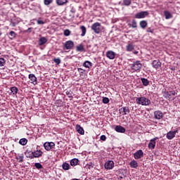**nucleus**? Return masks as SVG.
Masks as SVG:
<instances>
[{
    "instance_id": "nucleus-1",
    "label": "nucleus",
    "mask_w": 180,
    "mask_h": 180,
    "mask_svg": "<svg viewBox=\"0 0 180 180\" xmlns=\"http://www.w3.org/2000/svg\"><path fill=\"white\" fill-rule=\"evenodd\" d=\"M136 103L138 105H142V106H148V105H151V101L144 96L136 98Z\"/></svg>"
},
{
    "instance_id": "nucleus-2",
    "label": "nucleus",
    "mask_w": 180,
    "mask_h": 180,
    "mask_svg": "<svg viewBox=\"0 0 180 180\" xmlns=\"http://www.w3.org/2000/svg\"><path fill=\"white\" fill-rule=\"evenodd\" d=\"M175 95H176V92H175L174 90L169 91H165L163 92L164 98L168 99V101H174V99L176 98Z\"/></svg>"
},
{
    "instance_id": "nucleus-3",
    "label": "nucleus",
    "mask_w": 180,
    "mask_h": 180,
    "mask_svg": "<svg viewBox=\"0 0 180 180\" xmlns=\"http://www.w3.org/2000/svg\"><path fill=\"white\" fill-rule=\"evenodd\" d=\"M29 155H27V158H30V160H33V158H40L43 155V151L41 150H37L31 153L28 152Z\"/></svg>"
},
{
    "instance_id": "nucleus-4",
    "label": "nucleus",
    "mask_w": 180,
    "mask_h": 180,
    "mask_svg": "<svg viewBox=\"0 0 180 180\" xmlns=\"http://www.w3.org/2000/svg\"><path fill=\"white\" fill-rule=\"evenodd\" d=\"M101 25L99 22H94L91 25V30L96 33V34H99L101 32H102V30L101 29Z\"/></svg>"
},
{
    "instance_id": "nucleus-5",
    "label": "nucleus",
    "mask_w": 180,
    "mask_h": 180,
    "mask_svg": "<svg viewBox=\"0 0 180 180\" xmlns=\"http://www.w3.org/2000/svg\"><path fill=\"white\" fill-rule=\"evenodd\" d=\"M141 67H143V65H141V63H140L139 60H136L131 65V68L134 71H140Z\"/></svg>"
},
{
    "instance_id": "nucleus-6",
    "label": "nucleus",
    "mask_w": 180,
    "mask_h": 180,
    "mask_svg": "<svg viewBox=\"0 0 180 180\" xmlns=\"http://www.w3.org/2000/svg\"><path fill=\"white\" fill-rule=\"evenodd\" d=\"M148 11H141L135 15L136 19H144L146 16H148Z\"/></svg>"
},
{
    "instance_id": "nucleus-7",
    "label": "nucleus",
    "mask_w": 180,
    "mask_h": 180,
    "mask_svg": "<svg viewBox=\"0 0 180 180\" xmlns=\"http://www.w3.org/2000/svg\"><path fill=\"white\" fill-rule=\"evenodd\" d=\"M54 146H56V143L54 142H46L44 143V147L46 151H50L51 148H54Z\"/></svg>"
},
{
    "instance_id": "nucleus-8",
    "label": "nucleus",
    "mask_w": 180,
    "mask_h": 180,
    "mask_svg": "<svg viewBox=\"0 0 180 180\" xmlns=\"http://www.w3.org/2000/svg\"><path fill=\"white\" fill-rule=\"evenodd\" d=\"M120 113L122 116L129 115V113H130V109L129 108V107H122L120 109Z\"/></svg>"
},
{
    "instance_id": "nucleus-9",
    "label": "nucleus",
    "mask_w": 180,
    "mask_h": 180,
    "mask_svg": "<svg viewBox=\"0 0 180 180\" xmlns=\"http://www.w3.org/2000/svg\"><path fill=\"white\" fill-rule=\"evenodd\" d=\"M142 157H144V153H143L142 150H139L134 154L135 160H140Z\"/></svg>"
},
{
    "instance_id": "nucleus-10",
    "label": "nucleus",
    "mask_w": 180,
    "mask_h": 180,
    "mask_svg": "<svg viewBox=\"0 0 180 180\" xmlns=\"http://www.w3.org/2000/svg\"><path fill=\"white\" fill-rule=\"evenodd\" d=\"M64 47L65 50H71L74 47V41H67L64 44Z\"/></svg>"
},
{
    "instance_id": "nucleus-11",
    "label": "nucleus",
    "mask_w": 180,
    "mask_h": 180,
    "mask_svg": "<svg viewBox=\"0 0 180 180\" xmlns=\"http://www.w3.org/2000/svg\"><path fill=\"white\" fill-rule=\"evenodd\" d=\"M28 78L30 79L31 84H33V85H37V77H36L34 74H30Z\"/></svg>"
},
{
    "instance_id": "nucleus-12",
    "label": "nucleus",
    "mask_w": 180,
    "mask_h": 180,
    "mask_svg": "<svg viewBox=\"0 0 180 180\" xmlns=\"http://www.w3.org/2000/svg\"><path fill=\"white\" fill-rule=\"evenodd\" d=\"M154 117L155 119H157L158 120H161L164 117V114L162 112L158 110L154 112Z\"/></svg>"
},
{
    "instance_id": "nucleus-13",
    "label": "nucleus",
    "mask_w": 180,
    "mask_h": 180,
    "mask_svg": "<svg viewBox=\"0 0 180 180\" xmlns=\"http://www.w3.org/2000/svg\"><path fill=\"white\" fill-rule=\"evenodd\" d=\"M176 133H178V130L169 131L167 134V139L168 140H172V139H174V137H175V134H176Z\"/></svg>"
},
{
    "instance_id": "nucleus-14",
    "label": "nucleus",
    "mask_w": 180,
    "mask_h": 180,
    "mask_svg": "<svg viewBox=\"0 0 180 180\" xmlns=\"http://www.w3.org/2000/svg\"><path fill=\"white\" fill-rule=\"evenodd\" d=\"M104 167L105 169H112L115 167V162L112 160L108 161L105 163Z\"/></svg>"
},
{
    "instance_id": "nucleus-15",
    "label": "nucleus",
    "mask_w": 180,
    "mask_h": 180,
    "mask_svg": "<svg viewBox=\"0 0 180 180\" xmlns=\"http://www.w3.org/2000/svg\"><path fill=\"white\" fill-rule=\"evenodd\" d=\"M106 56L110 60H115V58L116 57V53L113 52V51H108L106 52Z\"/></svg>"
},
{
    "instance_id": "nucleus-16",
    "label": "nucleus",
    "mask_w": 180,
    "mask_h": 180,
    "mask_svg": "<svg viewBox=\"0 0 180 180\" xmlns=\"http://www.w3.org/2000/svg\"><path fill=\"white\" fill-rule=\"evenodd\" d=\"M115 130L117 133H124L126 131V128H124V127L120 126V125H117L115 127Z\"/></svg>"
},
{
    "instance_id": "nucleus-17",
    "label": "nucleus",
    "mask_w": 180,
    "mask_h": 180,
    "mask_svg": "<svg viewBox=\"0 0 180 180\" xmlns=\"http://www.w3.org/2000/svg\"><path fill=\"white\" fill-rule=\"evenodd\" d=\"M152 65L155 70L161 68V62L160 60H153Z\"/></svg>"
},
{
    "instance_id": "nucleus-18",
    "label": "nucleus",
    "mask_w": 180,
    "mask_h": 180,
    "mask_svg": "<svg viewBox=\"0 0 180 180\" xmlns=\"http://www.w3.org/2000/svg\"><path fill=\"white\" fill-rule=\"evenodd\" d=\"M155 140H157V138H154L150 141L148 148L151 150H154V148H155Z\"/></svg>"
},
{
    "instance_id": "nucleus-19",
    "label": "nucleus",
    "mask_w": 180,
    "mask_h": 180,
    "mask_svg": "<svg viewBox=\"0 0 180 180\" xmlns=\"http://www.w3.org/2000/svg\"><path fill=\"white\" fill-rule=\"evenodd\" d=\"M76 130H77V133H79V134L82 135V134H85V131L84 130V128H82V126L79 124L76 125Z\"/></svg>"
},
{
    "instance_id": "nucleus-20",
    "label": "nucleus",
    "mask_w": 180,
    "mask_h": 180,
    "mask_svg": "<svg viewBox=\"0 0 180 180\" xmlns=\"http://www.w3.org/2000/svg\"><path fill=\"white\" fill-rule=\"evenodd\" d=\"M79 162V160L77 158H73L70 160V165L71 167H76V165H78V163Z\"/></svg>"
},
{
    "instance_id": "nucleus-21",
    "label": "nucleus",
    "mask_w": 180,
    "mask_h": 180,
    "mask_svg": "<svg viewBox=\"0 0 180 180\" xmlns=\"http://www.w3.org/2000/svg\"><path fill=\"white\" fill-rule=\"evenodd\" d=\"M47 43V39L46 37H42L39 40V46H43V44H46Z\"/></svg>"
},
{
    "instance_id": "nucleus-22",
    "label": "nucleus",
    "mask_w": 180,
    "mask_h": 180,
    "mask_svg": "<svg viewBox=\"0 0 180 180\" xmlns=\"http://www.w3.org/2000/svg\"><path fill=\"white\" fill-rule=\"evenodd\" d=\"M62 168L64 169V171H68V169L71 168V166H70V164L67 162H63L62 165Z\"/></svg>"
},
{
    "instance_id": "nucleus-23",
    "label": "nucleus",
    "mask_w": 180,
    "mask_h": 180,
    "mask_svg": "<svg viewBox=\"0 0 180 180\" xmlns=\"http://www.w3.org/2000/svg\"><path fill=\"white\" fill-rule=\"evenodd\" d=\"M147 25H148V23L146 20H142L139 22V26L141 29H146V27H147Z\"/></svg>"
},
{
    "instance_id": "nucleus-24",
    "label": "nucleus",
    "mask_w": 180,
    "mask_h": 180,
    "mask_svg": "<svg viewBox=\"0 0 180 180\" xmlns=\"http://www.w3.org/2000/svg\"><path fill=\"white\" fill-rule=\"evenodd\" d=\"M129 165L131 168H137V167H139V164L137 163V161L134 160L130 162Z\"/></svg>"
},
{
    "instance_id": "nucleus-25",
    "label": "nucleus",
    "mask_w": 180,
    "mask_h": 180,
    "mask_svg": "<svg viewBox=\"0 0 180 180\" xmlns=\"http://www.w3.org/2000/svg\"><path fill=\"white\" fill-rule=\"evenodd\" d=\"M83 66L85 67V68H91L92 67V63H91V61L86 60L83 63Z\"/></svg>"
},
{
    "instance_id": "nucleus-26",
    "label": "nucleus",
    "mask_w": 180,
    "mask_h": 180,
    "mask_svg": "<svg viewBox=\"0 0 180 180\" xmlns=\"http://www.w3.org/2000/svg\"><path fill=\"white\" fill-rule=\"evenodd\" d=\"M141 82H142L143 86H148V85H149V84H150V81H148V79L141 78Z\"/></svg>"
},
{
    "instance_id": "nucleus-27",
    "label": "nucleus",
    "mask_w": 180,
    "mask_h": 180,
    "mask_svg": "<svg viewBox=\"0 0 180 180\" xmlns=\"http://www.w3.org/2000/svg\"><path fill=\"white\" fill-rule=\"evenodd\" d=\"M67 2H68V0H56V4L59 6L64 5V4H67Z\"/></svg>"
},
{
    "instance_id": "nucleus-28",
    "label": "nucleus",
    "mask_w": 180,
    "mask_h": 180,
    "mask_svg": "<svg viewBox=\"0 0 180 180\" xmlns=\"http://www.w3.org/2000/svg\"><path fill=\"white\" fill-rule=\"evenodd\" d=\"M164 14L165 16V19H171V18H172V14H171V13H169V11H165Z\"/></svg>"
},
{
    "instance_id": "nucleus-29",
    "label": "nucleus",
    "mask_w": 180,
    "mask_h": 180,
    "mask_svg": "<svg viewBox=\"0 0 180 180\" xmlns=\"http://www.w3.org/2000/svg\"><path fill=\"white\" fill-rule=\"evenodd\" d=\"M80 29L82 30V34H81V36L82 37H84V36H85V34H86V27H85V26H81L80 27Z\"/></svg>"
},
{
    "instance_id": "nucleus-30",
    "label": "nucleus",
    "mask_w": 180,
    "mask_h": 180,
    "mask_svg": "<svg viewBox=\"0 0 180 180\" xmlns=\"http://www.w3.org/2000/svg\"><path fill=\"white\" fill-rule=\"evenodd\" d=\"M77 51H80V53H82V51H85V48H84V46L82 44H80L76 47Z\"/></svg>"
},
{
    "instance_id": "nucleus-31",
    "label": "nucleus",
    "mask_w": 180,
    "mask_h": 180,
    "mask_svg": "<svg viewBox=\"0 0 180 180\" xmlns=\"http://www.w3.org/2000/svg\"><path fill=\"white\" fill-rule=\"evenodd\" d=\"M127 51H133L134 50V46H133L131 44H129L126 46Z\"/></svg>"
},
{
    "instance_id": "nucleus-32",
    "label": "nucleus",
    "mask_w": 180,
    "mask_h": 180,
    "mask_svg": "<svg viewBox=\"0 0 180 180\" xmlns=\"http://www.w3.org/2000/svg\"><path fill=\"white\" fill-rule=\"evenodd\" d=\"M25 157L23 156V154L18 155L16 156V160H18V162H23V158Z\"/></svg>"
},
{
    "instance_id": "nucleus-33",
    "label": "nucleus",
    "mask_w": 180,
    "mask_h": 180,
    "mask_svg": "<svg viewBox=\"0 0 180 180\" xmlns=\"http://www.w3.org/2000/svg\"><path fill=\"white\" fill-rule=\"evenodd\" d=\"M19 143H20V144H21V146H26V144H27V139H20Z\"/></svg>"
},
{
    "instance_id": "nucleus-34",
    "label": "nucleus",
    "mask_w": 180,
    "mask_h": 180,
    "mask_svg": "<svg viewBox=\"0 0 180 180\" xmlns=\"http://www.w3.org/2000/svg\"><path fill=\"white\" fill-rule=\"evenodd\" d=\"M123 4L125 6H130L131 5V0H123Z\"/></svg>"
},
{
    "instance_id": "nucleus-35",
    "label": "nucleus",
    "mask_w": 180,
    "mask_h": 180,
    "mask_svg": "<svg viewBox=\"0 0 180 180\" xmlns=\"http://www.w3.org/2000/svg\"><path fill=\"white\" fill-rule=\"evenodd\" d=\"M6 64V60L4 58H0V67H4Z\"/></svg>"
},
{
    "instance_id": "nucleus-36",
    "label": "nucleus",
    "mask_w": 180,
    "mask_h": 180,
    "mask_svg": "<svg viewBox=\"0 0 180 180\" xmlns=\"http://www.w3.org/2000/svg\"><path fill=\"white\" fill-rule=\"evenodd\" d=\"M11 92H12V94H13V95H15V94H18V89H17L16 86H13V87H11Z\"/></svg>"
},
{
    "instance_id": "nucleus-37",
    "label": "nucleus",
    "mask_w": 180,
    "mask_h": 180,
    "mask_svg": "<svg viewBox=\"0 0 180 180\" xmlns=\"http://www.w3.org/2000/svg\"><path fill=\"white\" fill-rule=\"evenodd\" d=\"M130 26H131L134 29H136V27H137V21H136V20H133Z\"/></svg>"
},
{
    "instance_id": "nucleus-38",
    "label": "nucleus",
    "mask_w": 180,
    "mask_h": 180,
    "mask_svg": "<svg viewBox=\"0 0 180 180\" xmlns=\"http://www.w3.org/2000/svg\"><path fill=\"white\" fill-rule=\"evenodd\" d=\"M34 167L37 168V169H41V168H43V165L39 162L34 163Z\"/></svg>"
},
{
    "instance_id": "nucleus-39",
    "label": "nucleus",
    "mask_w": 180,
    "mask_h": 180,
    "mask_svg": "<svg viewBox=\"0 0 180 180\" xmlns=\"http://www.w3.org/2000/svg\"><path fill=\"white\" fill-rule=\"evenodd\" d=\"M70 34H71V31H70V30H64V35L66 37L70 36Z\"/></svg>"
},
{
    "instance_id": "nucleus-40",
    "label": "nucleus",
    "mask_w": 180,
    "mask_h": 180,
    "mask_svg": "<svg viewBox=\"0 0 180 180\" xmlns=\"http://www.w3.org/2000/svg\"><path fill=\"white\" fill-rule=\"evenodd\" d=\"M53 61L57 64V65H59V64L61 63V60L60 58H54Z\"/></svg>"
},
{
    "instance_id": "nucleus-41",
    "label": "nucleus",
    "mask_w": 180,
    "mask_h": 180,
    "mask_svg": "<svg viewBox=\"0 0 180 180\" xmlns=\"http://www.w3.org/2000/svg\"><path fill=\"white\" fill-rule=\"evenodd\" d=\"M102 102H103V103L107 104L109 102V98L103 97Z\"/></svg>"
},
{
    "instance_id": "nucleus-42",
    "label": "nucleus",
    "mask_w": 180,
    "mask_h": 180,
    "mask_svg": "<svg viewBox=\"0 0 180 180\" xmlns=\"http://www.w3.org/2000/svg\"><path fill=\"white\" fill-rule=\"evenodd\" d=\"M77 70H78V72H79V75H84V72H85V70L82 68H78Z\"/></svg>"
},
{
    "instance_id": "nucleus-43",
    "label": "nucleus",
    "mask_w": 180,
    "mask_h": 180,
    "mask_svg": "<svg viewBox=\"0 0 180 180\" xmlns=\"http://www.w3.org/2000/svg\"><path fill=\"white\" fill-rule=\"evenodd\" d=\"M44 5H50V4H53V0H44Z\"/></svg>"
},
{
    "instance_id": "nucleus-44",
    "label": "nucleus",
    "mask_w": 180,
    "mask_h": 180,
    "mask_svg": "<svg viewBox=\"0 0 180 180\" xmlns=\"http://www.w3.org/2000/svg\"><path fill=\"white\" fill-rule=\"evenodd\" d=\"M66 95L68 96V98H72V91H67Z\"/></svg>"
},
{
    "instance_id": "nucleus-45",
    "label": "nucleus",
    "mask_w": 180,
    "mask_h": 180,
    "mask_svg": "<svg viewBox=\"0 0 180 180\" xmlns=\"http://www.w3.org/2000/svg\"><path fill=\"white\" fill-rule=\"evenodd\" d=\"M10 36H11V37H13V38H15V37H16V33L13 31H11Z\"/></svg>"
},
{
    "instance_id": "nucleus-46",
    "label": "nucleus",
    "mask_w": 180,
    "mask_h": 180,
    "mask_svg": "<svg viewBox=\"0 0 180 180\" xmlns=\"http://www.w3.org/2000/svg\"><path fill=\"white\" fill-rule=\"evenodd\" d=\"M100 140H101L102 141H106V136L102 135V136L100 137Z\"/></svg>"
},
{
    "instance_id": "nucleus-47",
    "label": "nucleus",
    "mask_w": 180,
    "mask_h": 180,
    "mask_svg": "<svg viewBox=\"0 0 180 180\" xmlns=\"http://www.w3.org/2000/svg\"><path fill=\"white\" fill-rule=\"evenodd\" d=\"M37 25H44V22L41 20H37Z\"/></svg>"
},
{
    "instance_id": "nucleus-48",
    "label": "nucleus",
    "mask_w": 180,
    "mask_h": 180,
    "mask_svg": "<svg viewBox=\"0 0 180 180\" xmlns=\"http://www.w3.org/2000/svg\"><path fill=\"white\" fill-rule=\"evenodd\" d=\"M153 32H154V30L153 29H151V27H149L147 29L148 33H153Z\"/></svg>"
},
{
    "instance_id": "nucleus-49",
    "label": "nucleus",
    "mask_w": 180,
    "mask_h": 180,
    "mask_svg": "<svg viewBox=\"0 0 180 180\" xmlns=\"http://www.w3.org/2000/svg\"><path fill=\"white\" fill-rule=\"evenodd\" d=\"M72 13H75V10L74 8H72L71 11Z\"/></svg>"
},
{
    "instance_id": "nucleus-50",
    "label": "nucleus",
    "mask_w": 180,
    "mask_h": 180,
    "mask_svg": "<svg viewBox=\"0 0 180 180\" xmlns=\"http://www.w3.org/2000/svg\"><path fill=\"white\" fill-rule=\"evenodd\" d=\"M27 32H28L29 33H30L32 32V28H28Z\"/></svg>"
},
{
    "instance_id": "nucleus-51",
    "label": "nucleus",
    "mask_w": 180,
    "mask_h": 180,
    "mask_svg": "<svg viewBox=\"0 0 180 180\" xmlns=\"http://www.w3.org/2000/svg\"><path fill=\"white\" fill-rule=\"evenodd\" d=\"M2 34V32L0 31V36Z\"/></svg>"
},
{
    "instance_id": "nucleus-52",
    "label": "nucleus",
    "mask_w": 180,
    "mask_h": 180,
    "mask_svg": "<svg viewBox=\"0 0 180 180\" xmlns=\"http://www.w3.org/2000/svg\"><path fill=\"white\" fill-rule=\"evenodd\" d=\"M120 178L122 179L123 177H122V176H120Z\"/></svg>"
},
{
    "instance_id": "nucleus-53",
    "label": "nucleus",
    "mask_w": 180,
    "mask_h": 180,
    "mask_svg": "<svg viewBox=\"0 0 180 180\" xmlns=\"http://www.w3.org/2000/svg\"><path fill=\"white\" fill-rule=\"evenodd\" d=\"M0 101H1V98H0Z\"/></svg>"
}]
</instances>
